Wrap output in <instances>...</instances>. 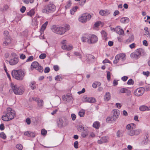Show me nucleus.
Returning a JSON list of instances; mask_svg holds the SVG:
<instances>
[{"instance_id":"31","label":"nucleus","mask_w":150,"mask_h":150,"mask_svg":"<svg viewBox=\"0 0 150 150\" xmlns=\"http://www.w3.org/2000/svg\"><path fill=\"white\" fill-rule=\"evenodd\" d=\"M78 8V7L77 6H75L70 11V13L72 15H73L74 13L76 11L77 9Z\"/></svg>"},{"instance_id":"45","label":"nucleus","mask_w":150,"mask_h":150,"mask_svg":"<svg viewBox=\"0 0 150 150\" xmlns=\"http://www.w3.org/2000/svg\"><path fill=\"white\" fill-rule=\"evenodd\" d=\"M125 93H126V95L128 96H130L131 94V91L127 89H126Z\"/></svg>"},{"instance_id":"64","label":"nucleus","mask_w":150,"mask_h":150,"mask_svg":"<svg viewBox=\"0 0 150 150\" xmlns=\"http://www.w3.org/2000/svg\"><path fill=\"white\" fill-rule=\"evenodd\" d=\"M54 69L55 71H57L59 70V68L57 65H54Z\"/></svg>"},{"instance_id":"17","label":"nucleus","mask_w":150,"mask_h":150,"mask_svg":"<svg viewBox=\"0 0 150 150\" xmlns=\"http://www.w3.org/2000/svg\"><path fill=\"white\" fill-rule=\"evenodd\" d=\"M125 55L124 54H120L117 55L115 56V58L117 59H119L120 60L123 61L125 60Z\"/></svg>"},{"instance_id":"46","label":"nucleus","mask_w":150,"mask_h":150,"mask_svg":"<svg viewBox=\"0 0 150 150\" xmlns=\"http://www.w3.org/2000/svg\"><path fill=\"white\" fill-rule=\"evenodd\" d=\"M41 134L43 135H46L47 131L45 129H42L41 130Z\"/></svg>"},{"instance_id":"43","label":"nucleus","mask_w":150,"mask_h":150,"mask_svg":"<svg viewBox=\"0 0 150 150\" xmlns=\"http://www.w3.org/2000/svg\"><path fill=\"white\" fill-rule=\"evenodd\" d=\"M0 137L4 139H5L6 137L5 134L4 132L1 133L0 134Z\"/></svg>"},{"instance_id":"19","label":"nucleus","mask_w":150,"mask_h":150,"mask_svg":"<svg viewBox=\"0 0 150 150\" xmlns=\"http://www.w3.org/2000/svg\"><path fill=\"white\" fill-rule=\"evenodd\" d=\"M24 134L29 137H34L35 136V134L33 132L29 131L25 132L24 133Z\"/></svg>"},{"instance_id":"38","label":"nucleus","mask_w":150,"mask_h":150,"mask_svg":"<svg viewBox=\"0 0 150 150\" xmlns=\"http://www.w3.org/2000/svg\"><path fill=\"white\" fill-rule=\"evenodd\" d=\"M23 2L26 4H29V1L30 3H33L34 1V0H22Z\"/></svg>"},{"instance_id":"8","label":"nucleus","mask_w":150,"mask_h":150,"mask_svg":"<svg viewBox=\"0 0 150 150\" xmlns=\"http://www.w3.org/2000/svg\"><path fill=\"white\" fill-rule=\"evenodd\" d=\"M91 17V16L90 14L85 13L82 14L81 16L79 18V20L81 23H85L89 20Z\"/></svg>"},{"instance_id":"12","label":"nucleus","mask_w":150,"mask_h":150,"mask_svg":"<svg viewBox=\"0 0 150 150\" xmlns=\"http://www.w3.org/2000/svg\"><path fill=\"white\" fill-rule=\"evenodd\" d=\"M141 53V50L137 49L136 51L130 54V57L133 58L137 59L139 57Z\"/></svg>"},{"instance_id":"62","label":"nucleus","mask_w":150,"mask_h":150,"mask_svg":"<svg viewBox=\"0 0 150 150\" xmlns=\"http://www.w3.org/2000/svg\"><path fill=\"white\" fill-rule=\"evenodd\" d=\"M4 129V126L3 124H1L0 125V129L3 130Z\"/></svg>"},{"instance_id":"9","label":"nucleus","mask_w":150,"mask_h":150,"mask_svg":"<svg viewBox=\"0 0 150 150\" xmlns=\"http://www.w3.org/2000/svg\"><path fill=\"white\" fill-rule=\"evenodd\" d=\"M31 68H35L40 72H42L43 71V69L42 67L36 61L32 63L31 64Z\"/></svg>"},{"instance_id":"44","label":"nucleus","mask_w":150,"mask_h":150,"mask_svg":"<svg viewBox=\"0 0 150 150\" xmlns=\"http://www.w3.org/2000/svg\"><path fill=\"white\" fill-rule=\"evenodd\" d=\"M5 41L7 42V44H10L11 42V40L9 37H7L5 38Z\"/></svg>"},{"instance_id":"60","label":"nucleus","mask_w":150,"mask_h":150,"mask_svg":"<svg viewBox=\"0 0 150 150\" xmlns=\"http://www.w3.org/2000/svg\"><path fill=\"white\" fill-rule=\"evenodd\" d=\"M26 122L28 125L30 124L31 122L30 119L27 118L26 120Z\"/></svg>"},{"instance_id":"49","label":"nucleus","mask_w":150,"mask_h":150,"mask_svg":"<svg viewBox=\"0 0 150 150\" xmlns=\"http://www.w3.org/2000/svg\"><path fill=\"white\" fill-rule=\"evenodd\" d=\"M20 58L22 59H24L26 58V56L23 54H20Z\"/></svg>"},{"instance_id":"42","label":"nucleus","mask_w":150,"mask_h":150,"mask_svg":"<svg viewBox=\"0 0 150 150\" xmlns=\"http://www.w3.org/2000/svg\"><path fill=\"white\" fill-rule=\"evenodd\" d=\"M46 57V55L45 53H42L39 56V57L41 59H43Z\"/></svg>"},{"instance_id":"18","label":"nucleus","mask_w":150,"mask_h":150,"mask_svg":"<svg viewBox=\"0 0 150 150\" xmlns=\"http://www.w3.org/2000/svg\"><path fill=\"white\" fill-rule=\"evenodd\" d=\"M62 48L63 50H66L69 51L73 48V47L71 45H64L62 46Z\"/></svg>"},{"instance_id":"57","label":"nucleus","mask_w":150,"mask_h":150,"mask_svg":"<svg viewBox=\"0 0 150 150\" xmlns=\"http://www.w3.org/2000/svg\"><path fill=\"white\" fill-rule=\"evenodd\" d=\"M61 79V77L59 75L56 76L55 78V80L57 81H60Z\"/></svg>"},{"instance_id":"48","label":"nucleus","mask_w":150,"mask_h":150,"mask_svg":"<svg viewBox=\"0 0 150 150\" xmlns=\"http://www.w3.org/2000/svg\"><path fill=\"white\" fill-rule=\"evenodd\" d=\"M16 146L17 149H19L18 150H22V149L23 148L22 146L20 144H17L16 145Z\"/></svg>"},{"instance_id":"1","label":"nucleus","mask_w":150,"mask_h":150,"mask_svg":"<svg viewBox=\"0 0 150 150\" xmlns=\"http://www.w3.org/2000/svg\"><path fill=\"white\" fill-rule=\"evenodd\" d=\"M15 111L11 108H8L4 115H2V119L4 121H8L13 119L15 117Z\"/></svg>"},{"instance_id":"32","label":"nucleus","mask_w":150,"mask_h":150,"mask_svg":"<svg viewBox=\"0 0 150 150\" xmlns=\"http://www.w3.org/2000/svg\"><path fill=\"white\" fill-rule=\"evenodd\" d=\"M83 132H82L81 133V135L82 137H85L88 134V131L85 129L83 130Z\"/></svg>"},{"instance_id":"39","label":"nucleus","mask_w":150,"mask_h":150,"mask_svg":"<svg viewBox=\"0 0 150 150\" xmlns=\"http://www.w3.org/2000/svg\"><path fill=\"white\" fill-rule=\"evenodd\" d=\"M96 99L94 98L93 97H90L88 102L90 103H94L96 102Z\"/></svg>"},{"instance_id":"27","label":"nucleus","mask_w":150,"mask_h":150,"mask_svg":"<svg viewBox=\"0 0 150 150\" xmlns=\"http://www.w3.org/2000/svg\"><path fill=\"white\" fill-rule=\"evenodd\" d=\"M129 21V19L127 17H123L121 18L120 21L123 23H128Z\"/></svg>"},{"instance_id":"3","label":"nucleus","mask_w":150,"mask_h":150,"mask_svg":"<svg viewBox=\"0 0 150 150\" xmlns=\"http://www.w3.org/2000/svg\"><path fill=\"white\" fill-rule=\"evenodd\" d=\"M7 61L9 62L10 65L13 66L18 64L19 61V59L17 54L12 52L10 55L9 60Z\"/></svg>"},{"instance_id":"4","label":"nucleus","mask_w":150,"mask_h":150,"mask_svg":"<svg viewBox=\"0 0 150 150\" xmlns=\"http://www.w3.org/2000/svg\"><path fill=\"white\" fill-rule=\"evenodd\" d=\"M55 8V6L54 4H50L43 6L42 9V11L43 13H49L54 11Z\"/></svg>"},{"instance_id":"29","label":"nucleus","mask_w":150,"mask_h":150,"mask_svg":"<svg viewBox=\"0 0 150 150\" xmlns=\"http://www.w3.org/2000/svg\"><path fill=\"white\" fill-rule=\"evenodd\" d=\"M35 11L33 9H31L29 12L27 13V15L30 16L32 17L35 14Z\"/></svg>"},{"instance_id":"14","label":"nucleus","mask_w":150,"mask_h":150,"mask_svg":"<svg viewBox=\"0 0 150 150\" xmlns=\"http://www.w3.org/2000/svg\"><path fill=\"white\" fill-rule=\"evenodd\" d=\"M62 99L64 101L69 102L72 100L73 97L71 94H68L67 95H63Z\"/></svg>"},{"instance_id":"52","label":"nucleus","mask_w":150,"mask_h":150,"mask_svg":"<svg viewBox=\"0 0 150 150\" xmlns=\"http://www.w3.org/2000/svg\"><path fill=\"white\" fill-rule=\"evenodd\" d=\"M127 88H122L120 89V93H125V91Z\"/></svg>"},{"instance_id":"58","label":"nucleus","mask_w":150,"mask_h":150,"mask_svg":"<svg viewBox=\"0 0 150 150\" xmlns=\"http://www.w3.org/2000/svg\"><path fill=\"white\" fill-rule=\"evenodd\" d=\"M128 79V77L127 76H124L122 77V80L124 81H126Z\"/></svg>"},{"instance_id":"6","label":"nucleus","mask_w":150,"mask_h":150,"mask_svg":"<svg viewBox=\"0 0 150 150\" xmlns=\"http://www.w3.org/2000/svg\"><path fill=\"white\" fill-rule=\"evenodd\" d=\"M11 86L13 91L15 94L21 95L24 92V89L23 87H18L17 86L14 85L12 83H11Z\"/></svg>"},{"instance_id":"56","label":"nucleus","mask_w":150,"mask_h":150,"mask_svg":"<svg viewBox=\"0 0 150 150\" xmlns=\"http://www.w3.org/2000/svg\"><path fill=\"white\" fill-rule=\"evenodd\" d=\"M84 113V112L83 111H81L79 112V115L80 117H82L83 116Z\"/></svg>"},{"instance_id":"36","label":"nucleus","mask_w":150,"mask_h":150,"mask_svg":"<svg viewBox=\"0 0 150 150\" xmlns=\"http://www.w3.org/2000/svg\"><path fill=\"white\" fill-rule=\"evenodd\" d=\"M71 1H69L67 2V4L65 6V7L66 9L69 8L71 6Z\"/></svg>"},{"instance_id":"28","label":"nucleus","mask_w":150,"mask_h":150,"mask_svg":"<svg viewBox=\"0 0 150 150\" xmlns=\"http://www.w3.org/2000/svg\"><path fill=\"white\" fill-rule=\"evenodd\" d=\"M100 125L99 122L98 121H96L93 123V127L96 129H98L99 128Z\"/></svg>"},{"instance_id":"33","label":"nucleus","mask_w":150,"mask_h":150,"mask_svg":"<svg viewBox=\"0 0 150 150\" xmlns=\"http://www.w3.org/2000/svg\"><path fill=\"white\" fill-rule=\"evenodd\" d=\"M94 58L95 57L93 56L90 54H88V55L86 56V59L89 60H92L93 59H94Z\"/></svg>"},{"instance_id":"24","label":"nucleus","mask_w":150,"mask_h":150,"mask_svg":"<svg viewBox=\"0 0 150 150\" xmlns=\"http://www.w3.org/2000/svg\"><path fill=\"white\" fill-rule=\"evenodd\" d=\"M48 22L46 21L42 25L41 28L40 29V32L42 33L44 32V30L46 29L47 26L48 24Z\"/></svg>"},{"instance_id":"10","label":"nucleus","mask_w":150,"mask_h":150,"mask_svg":"<svg viewBox=\"0 0 150 150\" xmlns=\"http://www.w3.org/2000/svg\"><path fill=\"white\" fill-rule=\"evenodd\" d=\"M98 40V38L94 35L89 34V39L87 40L89 44H93L96 43Z\"/></svg>"},{"instance_id":"34","label":"nucleus","mask_w":150,"mask_h":150,"mask_svg":"<svg viewBox=\"0 0 150 150\" xmlns=\"http://www.w3.org/2000/svg\"><path fill=\"white\" fill-rule=\"evenodd\" d=\"M101 34L102 35V36L103 37L104 39L105 40H107V34L104 31H102L101 32Z\"/></svg>"},{"instance_id":"13","label":"nucleus","mask_w":150,"mask_h":150,"mask_svg":"<svg viewBox=\"0 0 150 150\" xmlns=\"http://www.w3.org/2000/svg\"><path fill=\"white\" fill-rule=\"evenodd\" d=\"M144 89L142 87L138 88L134 92V94L137 96H142L144 93Z\"/></svg>"},{"instance_id":"35","label":"nucleus","mask_w":150,"mask_h":150,"mask_svg":"<svg viewBox=\"0 0 150 150\" xmlns=\"http://www.w3.org/2000/svg\"><path fill=\"white\" fill-rule=\"evenodd\" d=\"M90 97H87L86 96H84L83 98V100L84 102H88Z\"/></svg>"},{"instance_id":"47","label":"nucleus","mask_w":150,"mask_h":150,"mask_svg":"<svg viewBox=\"0 0 150 150\" xmlns=\"http://www.w3.org/2000/svg\"><path fill=\"white\" fill-rule=\"evenodd\" d=\"M127 83L128 85H133L134 84V81L132 79H129L127 81Z\"/></svg>"},{"instance_id":"25","label":"nucleus","mask_w":150,"mask_h":150,"mask_svg":"<svg viewBox=\"0 0 150 150\" xmlns=\"http://www.w3.org/2000/svg\"><path fill=\"white\" fill-rule=\"evenodd\" d=\"M115 121L116 120L113 117H108L106 120V122L108 123H111L112 121Z\"/></svg>"},{"instance_id":"37","label":"nucleus","mask_w":150,"mask_h":150,"mask_svg":"<svg viewBox=\"0 0 150 150\" xmlns=\"http://www.w3.org/2000/svg\"><path fill=\"white\" fill-rule=\"evenodd\" d=\"M134 40V38L133 35H131L129 37V38L126 41L127 42H129L133 41Z\"/></svg>"},{"instance_id":"61","label":"nucleus","mask_w":150,"mask_h":150,"mask_svg":"<svg viewBox=\"0 0 150 150\" xmlns=\"http://www.w3.org/2000/svg\"><path fill=\"white\" fill-rule=\"evenodd\" d=\"M143 74L145 75L146 76H148L149 74V71H147L146 72L143 71Z\"/></svg>"},{"instance_id":"55","label":"nucleus","mask_w":150,"mask_h":150,"mask_svg":"<svg viewBox=\"0 0 150 150\" xmlns=\"http://www.w3.org/2000/svg\"><path fill=\"white\" fill-rule=\"evenodd\" d=\"M107 79L108 80H110V73L109 71H107Z\"/></svg>"},{"instance_id":"23","label":"nucleus","mask_w":150,"mask_h":150,"mask_svg":"<svg viewBox=\"0 0 150 150\" xmlns=\"http://www.w3.org/2000/svg\"><path fill=\"white\" fill-rule=\"evenodd\" d=\"M139 110L142 111H144L146 110H150L149 108L145 105H142L139 108Z\"/></svg>"},{"instance_id":"5","label":"nucleus","mask_w":150,"mask_h":150,"mask_svg":"<svg viewBox=\"0 0 150 150\" xmlns=\"http://www.w3.org/2000/svg\"><path fill=\"white\" fill-rule=\"evenodd\" d=\"M12 75L13 77L18 80H22L24 76V73L21 69L13 70L12 71Z\"/></svg>"},{"instance_id":"22","label":"nucleus","mask_w":150,"mask_h":150,"mask_svg":"<svg viewBox=\"0 0 150 150\" xmlns=\"http://www.w3.org/2000/svg\"><path fill=\"white\" fill-rule=\"evenodd\" d=\"M115 30L117 33L120 35H122L124 34L123 30L121 29L120 26H118L115 28Z\"/></svg>"},{"instance_id":"15","label":"nucleus","mask_w":150,"mask_h":150,"mask_svg":"<svg viewBox=\"0 0 150 150\" xmlns=\"http://www.w3.org/2000/svg\"><path fill=\"white\" fill-rule=\"evenodd\" d=\"M112 112L113 113L112 117L116 120L120 115V111L118 110L114 109L113 110Z\"/></svg>"},{"instance_id":"21","label":"nucleus","mask_w":150,"mask_h":150,"mask_svg":"<svg viewBox=\"0 0 150 150\" xmlns=\"http://www.w3.org/2000/svg\"><path fill=\"white\" fill-rule=\"evenodd\" d=\"M89 39V35L85 34L83 35L81 38V40L82 42H86Z\"/></svg>"},{"instance_id":"26","label":"nucleus","mask_w":150,"mask_h":150,"mask_svg":"<svg viewBox=\"0 0 150 150\" xmlns=\"http://www.w3.org/2000/svg\"><path fill=\"white\" fill-rule=\"evenodd\" d=\"M30 87L32 90H34L36 88V83L35 81L31 82L29 84Z\"/></svg>"},{"instance_id":"63","label":"nucleus","mask_w":150,"mask_h":150,"mask_svg":"<svg viewBox=\"0 0 150 150\" xmlns=\"http://www.w3.org/2000/svg\"><path fill=\"white\" fill-rule=\"evenodd\" d=\"M50 70V69L49 67H46L45 68V69L44 72L45 73H48V72H49Z\"/></svg>"},{"instance_id":"11","label":"nucleus","mask_w":150,"mask_h":150,"mask_svg":"<svg viewBox=\"0 0 150 150\" xmlns=\"http://www.w3.org/2000/svg\"><path fill=\"white\" fill-rule=\"evenodd\" d=\"M68 122L67 120H63L62 119H59L57 121V124L59 127H62L67 126L68 124Z\"/></svg>"},{"instance_id":"51","label":"nucleus","mask_w":150,"mask_h":150,"mask_svg":"<svg viewBox=\"0 0 150 150\" xmlns=\"http://www.w3.org/2000/svg\"><path fill=\"white\" fill-rule=\"evenodd\" d=\"M84 127H83L82 125H79L78 128L79 130L82 132L83 130H84Z\"/></svg>"},{"instance_id":"20","label":"nucleus","mask_w":150,"mask_h":150,"mask_svg":"<svg viewBox=\"0 0 150 150\" xmlns=\"http://www.w3.org/2000/svg\"><path fill=\"white\" fill-rule=\"evenodd\" d=\"M111 98V95L110 93L109 92H107L105 93L104 97V99L105 101H109Z\"/></svg>"},{"instance_id":"40","label":"nucleus","mask_w":150,"mask_h":150,"mask_svg":"<svg viewBox=\"0 0 150 150\" xmlns=\"http://www.w3.org/2000/svg\"><path fill=\"white\" fill-rule=\"evenodd\" d=\"M107 141V139L106 137H103L101 138V141L103 143L106 142Z\"/></svg>"},{"instance_id":"41","label":"nucleus","mask_w":150,"mask_h":150,"mask_svg":"<svg viewBox=\"0 0 150 150\" xmlns=\"http://www.w3.org/2000/svg\"><path fill=\"white\" fill-rule=\"evenodd\" d=\"M34 57L33 56H31L28 58L26 61V62L32 61Z\"/></svg>"},{"instance_id":"30","label":"nucleus","mask_w":150,"mask_h":150,"mask_svg":"<svg viewBox=\"0 0 150 150\" xmlns=\"http://www.w3.org/2000/svg\"><path fill=\"white\" fill-rule=\"evenodd\" d=\"M37 103L38 106L40 108H42L43 104V100H39Z\"/></svg>"},{"instance_id":"50","label":"nucleus","mask_w":150,"mask_h":150,"mask_svg":"<svg viewBox=\"0 0 150 150\" xmlns=\"http://www.w3.org/2000/svg\"><path fill=\"white\" fill-rule=\"evenodd\" d=\"M122 133L119 130L117 131V137H120L122 136Z\"/></svg>"},{"instance_id":"16","label":"nucleus","mask_w":150,"mask_h":150,"mask_svg":"<svg viewBox=\"0 0 150 150\" xmlns=\"http://www.w3.org/2000/svg\"><path fill=\"white\" fill-rule=\"evenodd\" d=\"M110 13V11L109 10H101L99 11V14L102 16H107Z\"/></svg>"},{"instance_id":"2","label":"nucleus","mask_w":150,"mask_h":150,"mask_svg":"<svg viewBox=\"0 0 150 150\" xmlns=\"http://www.w3.org/2000/svg\"><path fill=\"white\" fill-rule=\"evenodd\" d=\"M136 125L134 123L127 125L126 127L128 134L131 136L138 135L141 132L139 129H134L136 128Z\"/></svg>"},{"instance_id":"54","label":"nucleus","mask_w":150,"mask_h":150,"mask_svg":"<svg viewBox=\"0 0 150 150\" xmlns=\"http://www.w3.org/2000/svg\"><path fill=\"white\" fill-rule=\"evenodd\" d=\"M74 146L76 149L78 148V142L77 141H76L74 143Z\"/></svg>"},{"instance_id":"59","label":"nucleus","mask_w":150,"mask_h":150,"mask_svg":"<svg viewBox=\"0 0 150 150\" xmlns=\"http://www.w3.org/2000/svg\"><path fill=\"white\" fill-rule=\"evenodd\" d=\"M71 117L72 120L74 121L76 119V116L74 114H71Z\"/></svg>"},{"instance_id":"7","label":"nucleus","mask_w":150,"mask_h":150,"mask_svg":"<svg viewBox=\"0 0 150 150\" xmlns=\"http://www.w3.org/2000/svg\"><path fill=\"white\" fill-rule=\"evenodd\" d=\"M52 31L54 33L60 35L63 34L66 32V29L62 27H56L53 26L52 27Z\"/></svg>"},{"instance_id":"53","label":"nucleus","mask_w":150,"mask_h":150,"mask_svg":"<svg viewBox=\"0 0 150 150\" xmlns=\"http://www.w3.org/2000/svg\"><path fill=\"white\" fill-rule=\"evenodd\" d=\"M26 10V7L24 6H23L20 9L21 12L23 13H24Z\"/></svg>"}]
</instances>
